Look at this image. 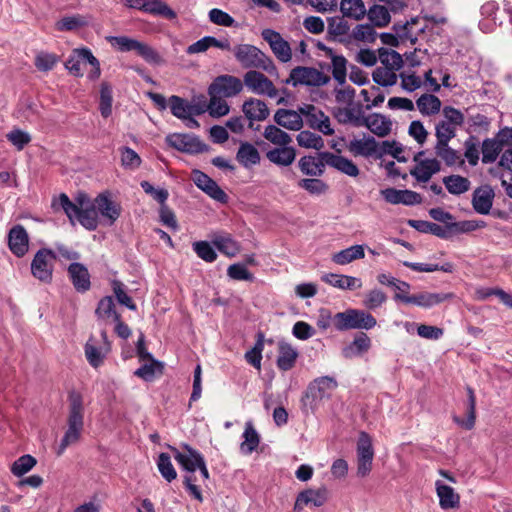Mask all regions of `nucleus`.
<instances>
[{
	"mask_svg": "<svg viewBox=\"0 0 512 512\" xmlns=\"http://www.w3.org/2000/svg\"><path fill=\"white\" fill-rule=\"evenodd\" d=\"M163 365L157 360H150L141 365L135 372L134 375L145 380L152 381L156 374H161Z\"/></svg>",
	"mask_w": 512,
	"mask_h": 512,
	"instance_id": "nucleus-50",
	"label": "nucleus"
},
{
	"mask_svg": "<svg viewBox=\"0 0 512 512\" xmlns=\"http://www.w3.org/2000/svg\"><path fill=\"white\" fill-rule=\"evenodd\" d=\"M407 224H408V226L414 228L418 232L429 233V234L435 235L441 239L449 238L448 223H446V225H444V226H441L439 224L425 221V220L409 219L407 221Z\"/></svg>",
	"mask_w": 512,
	"mask_h": 512,
	"instance_id": "nucleus-27",
	"label": "nucleus"
},
{
	"mask_svg": "<svg viewBox=\"0 0 512 512\" xmlns=\"http://www.w3.org/2000/svg\"><path fill=\"white\" fill-rule=\"evenodd\" d=\"M52 208L55 211L62 210L73 226L78 222L89 231H94L98 227L94 203L85 193H79L75 201H71L65 193H61L52 200Z\"/></svg>",
	"mask_w": 512,
	"mask_h": 512,
	"instance_id": "nucleus-1",
	"label": "nucleus"
},
{
	"mask_svg": "<svg viewBox=\"0 0 512 512\" xmlns=\"http://www.w3.org/2000/svg\"><path fill=\"white\" fill-rule=\"evenodd\" d=\"M296 140L298 145L304 148L320 150L324 147L323 138L320 135L308 130L300 131L296 137Z\"/></svg>",
	"mask_w": 512,
	"mask_h": 512,
	"instance_id": "nucleus-51",
	"label": "nucleus"
},
{
	"mask_svg": "<svg viewBox=\"0 0 512 512\" xmlns=\"http://www.w3.org/2000/svg\"><path fill=\"white\" fill-rule=\"evenodd\" d=\"M403 265L405 267H408L417 272H434V271L440 270V271H443L446 273H452L454 270V266L450 262H446L442 265H438V264H427V263H416V262L404 261Z\"/></svg>",
	"mask_w": 512,
	"mask_h": 512,
	"instance_id": "nucleus-54",
	"label": "nucleus"
},
{
	"mask_svg": "<svg viewBox=\"0 0 512 512\" xmlns=\"http://www.w3.org/2000/svg\"><path fill=\"white\" fill-rule=\"evenodd\" d=\"M94 207L109 225L119 218L121 214V207L118 203L113 201L107 192L99 194L94 200Z\"/></svg>",
	"mask_w": 512,
	"mask_h": 512,
	"instance_id": "nucleus-14",
	"label": "nucleus"
},
{
	"mask_svg": "<svg viewBox=\"0 0 512 512\" xmlns=\"http://www.w3.org/2000/svg\"><path fill=\"white\" fill-rule=\"evenodd\" d=\"M68 275L77 292L84 293L90 289V274L82 263H71L68 267Z\"/></svg>",
	"mask_w": 512,
	"mask_h": 512,
	"instance_id": "nucleus-21",
	"label": "nucleus"
},
{
	"mask_svg": "<svg viewBox=\"0 0 512 512\" xmlns=\"http://www.w3.org/2000/svg\"><path fill=\"white\" fill-rule=\"evenodd\" d=\"M443 183L450 194L460 195L470 189L471 182L461 175H449L443 178Z\"/></svg>",
	"mask_w": 512,
	"mask_h": 512,
	"instance_id": "nucleus-37",
	"label": "nucleus"
},
{
	"mask_svg": "<svg viewBox=\"0 0 512 512\" xmlns=\"http://www.w3.org/2000/svg\"><path fill=\"white\" fill-rule=\"evenodd\" d=\"M357 475L366 477L372 470L374 449L371 436L361 431L357 440Z\"/></svg>",
	"mask_w": 512,
	"mask_h": 512,
	"instance_id": "nucleus-8",
	"label": "nucleus"
},
{
	"mask_svg": "<svg viewBox=\"0 0 512 512\" xmlns=\"http://www.w3.org/2000/svg\"><path fill=\"white\" fill-rule=\"evenodd\" d=\"M378 143L372 136H367L362 140L354 139L350 141L348 149L355 156L360 155L369 157L377 153Z\"/></svg>",
	"mask_w": 512,
	"mask_h": 512,
	"instance_id": "nucleus-30",
	"label": "nucleus"
},
{
	"mask_svg": "<svg viewBox=\"0 0 512 512\" xmlns=\"http://www.w3.org/2000/svg\"><path fill=\"white\" fill-rule=\"evenodd\" d=\"M275 122L286 129L299 131L303 126V120L295 110L278 109L274 115Z\"/></svg>",
	"mask_w": 512,
	"mask_h": 512,
	"instance_id": "nucleus-25",
	"label": "nucleus"
},
{
	"mask_svg": "<svg viewBox=\"0 0 512 512\" xmlns=\"http://www.w3.org/2000/svg\"><path fill=\"white\" fill-rule=\"evenodd\" d=\"M298 186L314 195L324 194L328 190V185L323 180L317 178L301 179L298 182Z\"/></svg>",
	"mask_w": 512,
	"mask_h": 512,
	"instance_id": "nucleus-64",
	"label": "nucleus"
},
{
	"mask_svg": "<svg viewBox=\"0 0 512 512\" xmlns=\"http://www.w3.org/2000/svg\"><path fill=\"white\" fill-rule=\"evenodd\" d=\"M266 157L270 162L278 166H288L295 160L296 150L287 145L280 146L269 150L266 153Z\"/></svg>",
	"mask_w": 512,
	"mask_h": 512,
	"instance_id": "nucleus-29",
	"label": "nucleus"
},
{
	"mask_svg": "<svg viewBox=\"0 0 512 512\" xmlns=\"http://www.w3.org/2000/svg\"><path fill=\"white\" fill-rule=\"evenodd\" d=\"M380 193L384 200L390 204L412 206L422 203V196L419 193L408 189L398 190L395 188H386L381 190Z\"/></svg>",
	"mask_w": 512,
	"mask_h": 512,
	"instance_id": "nucleus-15",
	"label": "nucleus"
},
{
	"mask_svg": "<svg viewBox=\"0 0 512 512\" xmlns=\"http://www.w3.org/2000/svg\"><path fill=\"white\" fill-rule=\"evenodd\" d=\"M370 347L371 340L368 335L364 332H359L355 335L354 340L342 349V355L347 359H351L366 353Z\"/></svg>",
	"mask_w": 512,
	"mask_h": 512,
	"instance_id": "nucleus-26",
	"label": "nucleus"
},
{
	"mask_svg": "<svg viewBox=\"0 0 512 512\" xmlns=\"http://www.w3.org/2000/svg\"><path fill=\"white\" fill-rule=\"evenodd\" d=\"M213 246L225 256L232 258L240 252L239 243L228 233H218L212 237Z\"/></svg>",
	"mask_w": 512,
	"mask_h": 512,
	"instance_id": "nucleus-24",
	"label": "nucleus"
},
{
	"mask_svg": "<svg viewBox=\"0 0 512 512\" xmlns=\"http://www.w3.org/2000/svg\"><path fill=\"white\" fill-rule=\"evenodd\" d=\"M486 227L483 220H463L448 223L449 238L456 234L469 233Z\"/></svg>",
	"mask_w": 512,
	"mask_h": 512,
	"instance_id": "nucleus-39",
	"label": "nucleus"
},
{
	"mask_svg": "<svg viewBox=\"0 0 512 512\" xmlns=\"http://www.w3.org/2000/svg\"><path fill=\"white\" fill-rule=\"evenodd\" d=\"M121 165L126 170L134 171L142 164L139 154L130 147L124 146L119 148Z\"/></svg>",
	"mask_w": 512,
	"mask_h": 512,
	"instance_id": "nucleus-47",
	"label": "nucleus"
},
{
	"mask_svg": "<svg viewBox=\"0 0 512 512\" xmlns=\"http://www.w3.org/2000/svg\"><path fill=\"white\" fill-rule=\"evenodd\" d=\"M8 246L16 257H23L29 249V237L22 225H15L8 233Z\"/></svg>",
	"mask_w": 512,
	"mask_h": 512,
	"instance_id": "nucleus-18",
	"label": "nucleus"
},
{
	"mask_svg": "<svg viewBox=\"0 0 512 512\" xmlns=\"http://www.w3.org/2000/svg\"><path fill=\"white\" fill-rule=\"evenodd\" d=\"M264 137L279 146L288 145L292 138L290 135L275 125H268L264 131Z\"/></svg>",
	"mask_w": 512,
	"mask_h": 512,
	"instance_id": "nucleus-60",
	"label": "nucleus"
},
{
	"mask_svg": "<svg viewBox=\"0 0 512 512\" xmlns=\"http://www.w3.org/2000/svg\"><path fill=\"white\" fill-rule=\"evenodd\" d=\"M367 16L374 26L380 28L386 27L391 21L389 9L378 4H374L369 8Z\"/></svg>",
	"mask_w": 512,
	"mask_h": 512,
	"instance_id": "nucleus-42",
	"label": "nucleus"
},
{
	"mask_svg": "<svg viewBox=\"0 0 512 512\" xmlns=\"http://www.w3.org/2000/svg\"><path fill=\"white\" fill-rule=\"evenodd\" d=\"M168 104L172 115L180 120L187 118L188 115H193L189 101L182 97L172 95L168 99Z\"/></svg>",
	"mask_w": 512,
	"mask_h": 512,
	"instance_id": "nucleus-44",
	"label": "nucleus"
},
{
	"mask_svg": "<svg viewBox=\"0 0 512 512\" xmlns=\"http://www.w3.org/2000/svg\"><path fill=\"white\" fill-rule=\"evenodd\" d=\"M345 16H334L327 18V34L328 39H335L338 36L346 35L349 32L350 26L346 20H344Z\"/></svg>",
	"mask_w": 512,
	"mask_h": 512,
	"instance_id": "nucleus-46",
	"label": "nucleus"
},
{
	"mask_svg": "<svg viewBox=\"0 0 512 512\" xmlns=\"http://www.w3.org/2000/svg\"><path fill=\"white\" fill-rule=\"evenodd\" d=\"M378 57L381 64L384 66L383 68H388V70L398 71L404 65L402 55L392 49H387L383 47L379 48Z\"/></svg>",
	"mask_w": 512,
	"mask_h": 512,
	"instance_id": "nucleus-35",
	"label": "nucleus"
},
{
	"mask_svg": "<svg viewBox=\"0 0 512 512\" xmlns=\"http://www.w3.org/2000/svg\"><path fill=\"white\" fill-rule=\"evenodd\" d=\"M237 161L246 168L256 164V148L247 142H242L236 155Z\"/></svg>",
	"mask_w": 512,
	"mask_h": 512,
	"instance_id": "nucleus-55",
	"label": "nucleus"
},
{
	"mask_svg": "<svg viewBox=\"0 0 512 512\" xmlns=\"http://www.w3.org/2000/svg\"><path fill=\"white\" fill-rule=\"evenodd\" d=\"M334 118L340 124L351 123L355 127H359V123L362 117L361 106L359 105L358 114L354 113L352 108L335 107L332 111Z\"/></svg>",
	"mask_w": 512,
	"mask_h": 512,
	"instance_id": "nucleus-43",
	"label": "nucleus"
},
{
	"mask_svg": "<svg viewBox=\"0 0 512 512\" xmlns=\"http://www.w3.org/2000/svg\"><path fill=\"white\" fill-rule=\"evenodd\" d=\"M325 283L340 289L354 290L362 287V281L353 276L328 273L321 277Z\"/></svg>",
	"mask_w": 512,
	"mask_h": 512,
	"instance_id": "nucleus-28",
	"label": "nucleus"
},
{
	"mask_svg": "<svg viewBox=\"0 0 512 512\" xmlns=\"http://www.w3.org/2000/svg\"><path fill=\"white\" fill-rule=\"evenodd\" d=\"M340 11L343 16L357 21L362 20L368 13L362 0H341Z\"/></svg>",
	"mask_w": 512,
	"mask_h": 512,
	"instance_id": "nucleus-32",
	"label": "nucleus"
},
{
	"mask_svg": "<svg viewBox=\"0 0 512 512\" xmlns=\"http://www.w3.org/2000/svg\"><path fill=\"white\" fill-rule=\"evenodd\" d=\"M332 61V75L333 78L340 84L343 85L346 82L347 77V59L343 55H332L330 57Z\"/></svg>",
	"mask_w": 512,
	"mask_h": 512,
	"instance_id": "nucleus-58",
	"label": "nucleus"
},
{
	"mask_svg": "<svg viewBox=\"0 0 512 512\" xmlns=\"http://www.w3.org/2000/svg\"><path fill=\"white\" fill-rule=\"evenodd\" d=\"M454 297V293L421 292L414 295L396 293L394 299L405 304H414L419 307L430 308L447 300L453 299Z\"/></svg>",
	"mask_w": 512,
	"mask_h": 512,
	"instance_id": "nucleus-11",
	"label": "nucleus"
},
{
	"mask_svg": "<svg viewBox=\"0 0 512 512\" xmlns=\"http://www.w3.org/2000/svg\"><path fill=\"white\" fill-rule=\"evenodd\" d=\"M143 12L163 16L167 19L176 18V13L161 0H145Z\"/></svg>",
	"mask_w": 512,
	"mask_h": 512,
	"instance_id": "nucleus-45",
	"label": "nucleus"
},
{
	"mask_svg": "<svg viewBox=\"0 0 512 512\" xmlns=\"http://www.w3.org/2000/svg\"><path fill=\"white\" fill-rule=\"evenodd\" d=\"M338 387L334 377L321 376L311 381L304 391L301 403L304 408L314 410L318 403L324 398H330L331 394Z\"/></svg>",
	"mask_w": 512,
	"mask_h": 512,
	"instance_id": "nucleus-4",
	"label": "nucleus"
},
{
	"mask_svg": "<svg viewBox=\"0 0 512 512\" xmlns=\"http://www.w3.org/2000/svg\"><path fill=\"white\" fill-rule=\"evenodd\" d=\"M208 95L210 97L208 109L210 116L214 118H219L229 113V105L227 104L226 100L223 97L213 94Z\"/></svg>",
	"mask_w": 512,
	"mask_h": 512,
	"instance_id": "nucleus-61",
	"label": "nucleus"
},
{
	"mask_svg": "<svg viewBox=\"0 0 512 512\" xmlns=\"http://www.w3.org/2000/svg\"><path fill=\"white\" fill-rule=\"evenodd\" d=\"M56 254L51 249L42 248L36 252L31 262L32 275L43 283L52 281Z\"/></svg>",
	"mask_w": 512,
	"mask_h": 512,
	"instance_id": "nucleus-7",
	"label": "nucleus"
},
{
	"mask_svg": "<svg viewBox=\"0 0 512 512\" xmlns=\"http://www.w3.org/2000/svg\"><path fill=\"white\" fill-rule=\"evenodd\" d=\"M87 24V21L84 16L76 14L65 16L61 18L55 24V29L60 32L64 31H74L77 30Z\"/></svg>",
	"mask_w": 512,
	"mask_h": 512,
	"instance_id": "nucleus-49",
	"label": "nucleus"
},
{
	"mask_svg": "<svg viewBox=\"0 0 512 512\" xmlns=\"http://www.w3.org/2000/svg\"><path fill=\"white\" fill-rule=\"evenodd\" d=\"M242 110L244 116L233 117L226 123V126L233 133H242L246 126L249 128H253L254 126V121L256 120V112L253 99L245 101Z\"/></svg>",
	"mask_w": 512,
	"mask_h": 512,
	"instance_id": "nucleus-17",
	"label": "nucleus"
},
{
	"mask_svg": "<svg viewBox=\"0 0 512 512\" xmlns=\"http://www.w3.org/2000/svg\"><path fill=\"white\" fill-rule=\"evenodd\" d=\"M243 438L244 440L240 444V451L244 455H249L256 449V430L253 421L250 420L246 423Z\"/></svg>",
	"mask_w": 512,
	"mask_h": 512,
	"instance_id": "nucleus-59",
	"label": "nucleus"
},
{
	"mask_svg": "<svg viewBox=\"0 0 512 512\" xmlns=\"http://www.w3.org/2000/svg\"><path fill=\"white\" fill-rule=\"evenodd\" d=\"M330 81V77L314 67L297 66L290 71L289 77L282 82L293 87L324 86Z\"/></svg>",
	"mask_w": 512,
	"mask_h": 512,
	"instance_id": "nucleus-6",
	"label": "nucleus"
},
{
	"mask_svg": "<svg viewBox=\"0 0 512 512\" xmlns=\"http://www.w3.org/2000/svg\"><path fill=\"white\" fill-rule=\"evenodd\" d=\"M304 498L307 500V505L313 506V507H322L324 506L329 498H330V491L325 487L321 486L317 489H305L301 491Z\"/></svg>",
	"mask_w": 512,
	"mask_h": 512,
	"instance_id": "nucleus-38",
	"label": "nucleus"
},
{
	"mask_svg": "<svg viewBox=\"0 0 512 512\" xmlns=\"http://www.w3.org/2000/svg\"><path fill=\"white\" fill-rule=\"evenodd\" d=\"M84 62L92 66V70L88 73V78L90 80L98 79L101 75L100 63L88 48L74 49L64 65L71 75L82 77L81 64Z\"/></svg>",
	"mask_w": 512,
	"mask_h": 512,
	"instance_id": "nucleus-5",
	"label": "nucleus"
},
{
	"mask_svg": "<svg viewBox=\"0 0 512 512\" xmlns=\"http://www.w3.org/2000/svg\"><path fill=\"white\" fill-rule=\"evenodd\" d=\"M365 256L364 248L362 245H354L349 248L343 249L334 254L333 261L339 265L348 264L356 259H362Z\"/></svg>",
	"mask_w": 512,
	"mask_h": 512,
	"instance_id": "nucleus-41",
	"label": "nucleus"
},
{
	"mask_svg": "<svg viewBox=\"0 0 512 512\" xmlns=\"http://www.w3.org/2000/svg\"><path fill=\"white\" fill-rule=\"evenodd\" d=\"M166 143L183 153L198 154L208 150V146L197 136L185 133H171L165 138Z\"/></svg>",
	"mask_w": 512,
	"mask_h": 512,
	"instance_id": "nucleus-9",
	"label": "nucleus"
},
{
	"mask_svg": "<svg viewBox=\"0 0 512 512\" xmlns=\"http://www.w3.org/2000/svg\"><path fill=\"white\" fill-rule=\"evenodd\" d=\"M263 39L269 44L275 57L282 63H287L292 59V50L290 44L273 29H264L261 33Z\"/></svg>",
	"mask_w": 512,
	"mask_h": 512,
	"instance_id": "nucleus-13",
	"label": "nucleus"
},
{
	"mask_svg": "<svg viewBox=\"0 0 512 512\" xmlns=\"http://www.w3.org/2000/svg\"><path fill=\"white\" fill-rule=\"evenodd\" d=\"M494 190L490 185H482L476 188L472 194V207L482 215L489 214L494 200Z\"/></svg>",
	"mask_w": 512,
	"mask_h": 512,
	"instance_id": "nucleus-20",
	"label": "nucleus"
},
{
	"mask_svg": "<svg viewBox=\"0 0 512 512\" xmlns=\"http://www.w3.org/2000/svg\"><path fill=\"white\" fill-rule=\"evenodd\" d=\"M376 324V318L372 314L360 309H347L333 316V325L338 331L353 329L370 330Z\"/></svg>",
	"mask_w": 512,
	"mask_h": 512,
	"instance_id": "nucleus-3",
	"label": "nucleus"
},
{
	"mask_svg": "<svg viewBox=\"0 0 512 512\" xmlns=\"http://www.w3.org/2000/svg\"><path fill=\"white\" fill-rule=\"evenodd\" d=\"M325 165L327 164L320 156L318 160L313 156H303L298 162L301 172L308 176H322Z\"/></svg>",
	"mask_w": 512,
	"mask_h": 512,
	"instance_id": "nucleus-34",
	"label": "nucleus"
},
{
	"mask_svg": "<svg viewBox=\"0 0 512 512\" xmlns=\"http://www.w3.org/2000/svg\"><path fill=\"white\" fill-rule=\"evenodd\" d=\"M467 392V418L466 420H461L459 417L454 416V421L465 428L466 430H471L475 425L476 420V396L474 390L470 387H466Z\"/></svg>",
	"mask_w": 512,
	"mask_h": 512,
	"instance_id": "nucleus-33",
	"label": "nucleus"
},
{
	"mask_svg": "<svg viewBox=\"0 0 512 512\" xmlns=\"http://www.w3.org/2000/svg\"><path fill=\"white\" fill-rule=\"evenodd\" d=\"M436 491L439 497V505L442 509H452L459 506L460 497L454 489L441 481L436 482Z\"/></svg>",
	"mask_w": 512,
	"mask_h": 512,
	"instance_id": "nucleus-31",
	"label": "nucleus"
},
{
	"mask_svg": "<svg viewBox=\"0 0 512 512\" xmlns=\"http://www.w3.org/2000/svg\"><path fill=\"white\" fill-rule=\"evenodd\" d=\"M192 249L200 259L207 263H212L217 259V253L212 242L196 241L192 244Z\"/></svg>",
	"mask_w": 512,
	"mask_h": 512,
	"instance_id": "nucleus-56",
	"label": "nucleus"
},
{
	"mask_svg": "<svg viewBox=\"0 0 512 512\" xmlns=\"http://www.w3.org/2000/svg\"><path fill=\"white\" fill-rule=\"evenodd\" d=\"M85 357L93 368L100 367L108 353L110 352V343L105 331H101V341L90 337L84 347Z\"/></svg>",
	"mask_w": 512,
	"mask_h": 512,
	"instance_id": "nucleus-10",
	"label": "nucleus"
},
{
	"mask_svg": "<svg viewBox=\"0 0 512 512\" xmlns=\"http://www.w3.org/2000/svg\"><path fill=\"white\" fill-rule=\"evenodd\" d=\"M237 61L244 68H252L256 65V47L249 44H240L234 48Z\"/></svg>",
	"mask_w": 512,
	"mask_h": 512,
	"instance_id": "nucleus-36",
	"label": "nucleus"
},
{
	"mask_svg": "<svg viewBox=\"0 0 512 512\" xmlns=\"http://www.w3.org/2000/svg\"><path fill=\"white\" fill-rule=\"evenodd\" d=\"M399 75L395 73V70H388V68L377 67L373 73V81L383 87L393 86L397 83Z\"/></svg>",
	"mask_w": 512,
	"mask_h": 512,
	"instance_id": "nucleus-53",
	"label": "nucleus"
},
{
	"mask_svg": "<svg viewBox=\"0 0 512 512\" xmlns=\"http://www.w3.org/2000/svg\"><path fill=\"white\" fill-rule=\"evenodd\" d=\"M36 464V459L33 456L26 454L15 460L12 463L10 470L14 476L21 477L31 471Z\"/></svg>",
	"mask_w": 512,
	"mask_h": 512,
	"instance_id": "nucleus-52",
	"label": "nucleus"
},
{
	"mask_svg": "<svg viewBox=\"0 0 512 512\" xmlns=\"http://www.w3.org/2000/svg\"><path fill=\"white\" fill-rule=\"evenodd\" d=\"M441 111L444 118L442 121L446 122V124L454 127L455 129L464 124L465 116L459 109L452 106H444Z\"/></svg>",
	"mask_w": 512,
	"mask_h": 512,
	"instance_id": "nucleus-63",
	"label": "nucleus"
},
{
	"mask_svg": "<svg viewBox=\"0 0 512 512\" xmlns=\"http://www.w3.org/2000/svg\"><path fill=\"white\" fill-rule=\"evenodd\" d=\"M422 115H434L441 110V100L433 94H423L416 101Z\"/></svg>",
	"mask_w": 512,
	"mask_h": 512,
	"instance_id": "nucleus-40",
	"label": "nucleus"
},
{
	"mask_svg": "<svg viewBox=\"0 0 512 512\" xmlns=\"http://www.w3.org/2000/svg\"><path fill=\"white\" fill-rule=\"evenodd\" d=\"M69 413L67 430L61 439L57 454L62 455L67 447L77 443L84 427V404L80 392L71 391L68 396Z\"/></svg>",
	"mask_w": 512,
	"mask_h": 512,
	"instance_id": "nucleus-2",
	"label": "nucleus"
},
{
	"mask_svg": "<svg viewBox=\"0 0 512 512\" xmlns=\"http://www.w3.org/2000/svg\"><path fill=\"white\" fill-rule=\"evenodd\" d=\"M99 109L104 118L109 117L112 113V88L106 82L101 84Z\"/></svg>",
	"mask_w": 512,
	"mask_h": 512,
	"instance_id": "nucleus-62",
	"label": "nucleus"
},
{
	"mask_svg": "<svg viewBox=\"0 0 512 512\" xmlns=\"http://www.w3.org/2000/svg\"><path fill=\"white\" fill-rule=\"evenodd\" d=\"M299 352L290 343L285 341L278 342V355L276 365L281 371H289L296 365Z\"/></svg>",
	"mask_w": 512,
	"mask_h": 512,
	"instance_id": "nucleus-23",
	"label": "nucleus"
},
{
	"mask_svg": "<svg viewBox=\"0 0 512 512\" xmlns=\"http://www.w3.org/2000/svg\"><path fill=\"white\" fill-rule=\"evenodd\" d=\"M96 314L99 318L118 321L120 315L115 311V304L111 296L102 298L97 306Z\"/></svg>",
	"mask_w": 512,
	"mask_h": 512,
	"instance_id": "nucleus-57",
	"label": "nucleus"
},
{
	"mask_svg": "<svg viewBox=\"0 0 512 512\" xmlns=\"http://www.w3.org/2000/svg\"><path fill=\"white\" fill-rule=\"evenodd\" d=\"M184 451L174 450V458L182 468L189 472H194L204 460L203 456L187 444H183Z\"/></svg>",
	"mask_w": 512,
	"mask_h": 512,
	"instance_id": "nucleus-22",
	"label": "nucleus"
},
{
	"mask_svg": "<svg viewBox=\"0 0 512 512\" xmlns=\"http://www.w3.org/2000/svg\"><path fill=\"white\" fill-rule=\"evenodd\" d=\"M502 150L503 146L497 139H485L482 143V162L485 164L493 163Z\"/></svg>",
	"mask_w": 512,
	"mask_h": 512,
	"instance_id": "nucleus-48",
	"label": "nucleus"
},
{
	"mask_svg": "<svg viewBox=\"0 0 512 512\" xmlns=\"http://www.w3.org/2000/svg\"><path fill=\"white\" fill-rule=\"evenodd\" d=\"M362 126L378 137H386L391 133L392 121L380 113H372L368 116L362 114L359 127Z\"/></svg>",
	"mask_w": 512,
	"mask_h": 512,
	"instance_id": "nucleus-16",
	"label": "nucleus"
},
{
	"mask_svg": "<svg viewBox=\"0 0 512 512\" xmlns=\"http://www.w3.org/2000/svg\"><path fill=\"white\" fill-rule=\"evenodd\" d=\"M319 156L328 166H331L348 176L357 177L360 173L358 166L352 160L344 156L336 155L327 151L320 152Z\"/></svg>",
	"mask_w": 512,
	"mask_h": 512,
	"instance_id": "nucleus-19",
	"label": "nucleus"
},
{
	"mask_svg": "<svg viewBox=\"0 0 512 512\" xmlns=\"http://www.w3.org/2000/svg\"><path fill=\"white\" fill-rule=\"evenodd\" d=\"M242 89L243 83L239 78L232 75H220L210 84L208 94L230 98L236 96Z\"/></svg>",
	"mask_w": 512,
	"mask_h": 512,
	"instance_id": "nucleus-12",
	"label": "nucleus"
}]
</instances>
